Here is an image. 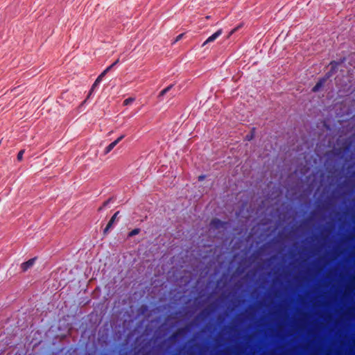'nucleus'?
Segmentation results:
<instances>
[{"label":"nucleus","mask_w":355,"mask_h":355,"mask_svg":"<svg viewBox=\"0 0 355 355\" xmlns=\"http://www.w3.org/2000/svg\"><path fill=\"white\" fill-rule=\"evenodd\" d=\"M340 64V62L331 61L329 63L331 66L330 70L324 75L328 79L331 78L338 70V67Z\"/></svg>","instance_id":"nucleus-1"},{"label":"nucleus","mask_w":355,"mask_h":355,"mask_svg":"<svg viewBox=\"0 0 355 355\" xmlns=\"http://www.w3.org/2000/svg\"><path fill=\"white\" fill-rule=\"evenodd\" d=\"M227 223V222H223L218 218H214L211 220L210 225L212 228L215 230H218L220 228H224L226 226Z\"/></svg>","instance_id":"nucleus-2"},{"label":"nucleus","mask_w":355,"mask_h":355,"mask_svg":"<svg viewBox=\"0 0 355 355\" xmlns=\"http://www.w3.org/2000/svg\"><path fill=\"white\" fill-rule=\"evenodd\" d=\"M106 74V73L103 71L98 76V78L96 79L95 82L94 83V84L92 85V88L91 89L89 90V92L87 95V98L90 97V96L92 95V92L94 91L95 88L96 87H98V85L100 84L102 78L105 76V75Z\"/></svg>","instance_id":"nucleus-3"},{"label":"nucleus","mask_w":355,"mask_h":355,"mask_svg":"<svg viewBox=\"0 0 355 355\" xmlns=\"http://www.w3.org/2000/svg\"><path fill=\"white\" fill-rule=\"evenodd\" d=\"M327 80L328 78L325 76L320 78L319 80L315 84V85L312 88V92H318L324 86V83L327 82Z\"/></svg>","instance_id":"nucleus-4"},{"label":"nucleus","mask_w":355,"mask_h":355,"mask_svg":"<svg viewBox=\"0 0 355 355\" xmlns=\"http://www.w3.org/2000/svg\"><path fill=\"white\" fill-rule=\"evenodd\" d=\"M119 211H116L114 213V214L111 217L110 220H109L108 223L107 224L105 228L103 230V234H106L110 228H112L114 223L115 222L118 215L119 214Z\"/></svg>","instance_id":"nucleus-5"},{"label":"nucleus","mask_w":355,"mask_h":355,"mask_svg":"<svg viewBox=\"0 0 355 355\" xmlns=\"http://www.w3.org/2000/svg\"><path fill=\"white\" fill-rule=\"evenodd\" d=\"M36 260V257L32 258L27 261H25L21 263V268L23 272L27 271L29 268H31L35 263Z\"/></svg>","instance_id":"nucleus-6"},{"label":"nucleus","mask_w":355,"mask_h":355,"mask_svg":"<svg viewBox=\"0 0 355 355\" xmlns=\"http://www.w3.org/2000/svg\"><path fill=\"white\" fill-rule=\"evenodd\" d=\"M124 137V135L120 136L116 140L110 143L105 149V154L109 153Z\"/></svg>","instance_id":"nucleus-7"},{"label":"nucleus","mask_w":355,"mask_h":355,"mask_svg":"<svg viewBox=\"0 0 355 355\" xmlns=\"http://www.w3.org/2000/svg\"><path fill=\"white\" fill-rule=\"evenodd\" d=\"M223 33L222 29L218 30L216 33L209 36L202 44H207L208 43L213 42L218 37H219Z\"/></svg>","instance_id":"nucleus-8"},{"label":"nucleus","mask_w":355,"mask_h":355,"mask_svg":"<svg viewBox=\"0 0 355 355\" xmlns=\"http://www.w3.org/2000/svg\"><path fill=\"white\" fill-rule=\"evenodd\" d=\"M185 329L184 328H181V329H179L176 332L173 333L171 337H170V339L171 340H175L178 338V337L180 335H183L184 333H185Z\"/></svg>","instance_id":"nucleus-9"},{"label":"nucleus","mask_w":355,"mask_h":355,"mask_svg":"<svg viewBox=\"0 0 355 355\" xmlns=\"http://www.w3.org/2000/svg\"><path fill=\"white\" fill-rule=\"evenodd\" d=\"M173 87V85H170L169 86L166 87L165 89H162L159 95H158V98L159 99V101H162V98L166 94L168 93L171 89V88Z\"/></svg>","instance_id":"nucleus-10"},{"label":"nucleus","mask_w":355,"mask_h":355,"mask_svg":"<svg viewBox=\"0 0 355 355\" xmlns=\"http://www.w3.org/2000/svg\"><path fill=\"white\" fill-rule=\"evenodd\" d=\"M243 26V24L241 23L239 24L237 26H236L234 28H233L227 35V38H230L234 33H236L237 31H239L241 28H242Z\"/></svg>","instance_id":"nucleus-11"},{"label":"nucleus","mask_w":355,"mask_h":355,"mask_svg":"<svg viewBox=\"0 0 355 355\" xmlns=\"http://www.w3.org/2000/svg\"><path fill=\"white\" fill-rule=\"evenodd\" d=\"M254 134H255V128H253L251 130L249 134L246 135V136H245V140H247V141H251V140L254 138Z\"/></svg>","instance_id":"nucleus-12"},{"label":"nucleus","mask_w":355,"mask_h":355,"mask_svg":"<svg viewBox=\"0 0 355 355\" xmlns=\"http://www.w3.org/2000/svg\"><path fill=\"white\" fill-rule=\"evenodd\" d=\"M135 98L130 97L123 101V105H128L135 101Z\"/></svg>","instance_id":"nucleus-13"},{"label":"nucleus","mask_w":355,"mask_h":355,"mask_svg":"<svg viewBox=\"0 0 355 355\" xmlns=\"http://www.w3.org/2000/svg\"><path fill=\"white\" fill-rule=\"evenodd\" d=\"M139 232H140V230L139 228H135L129 232L128 236L132 237L133 236H135V235L138 234L139 233Z\"/></svg>","instance_id":"nucleus-14"},{"label":"nucleus","mask_w":355,"mask_h":355,"mask_svg":"<svg viewBox=\"0 0 355 355\" xmlns=\"http://www.w3.org/2000/svg\"><path fill=\"white\" fill-rule=\"evenodd\" d=\"M119 58H118L114 62H113L111 65L108 66L105 70L104 71L107 73L109 71L111 70V69L115 66L117 63H119Z\"/></svg>","instance_id":"nucleus-15"},{"label":"nucleus","mask_w":355,"mask_h":355,"mask_svg":"<svg viewBox=\"0 0 355 355\" xmlns=\"http://www.w3.org/2000/svg\"><path fill=\"white\" fill-rule=\"evenodd\" d=\"M112 200V198H110L109 199H107V200H105L103 205L101 207H100L98 208V211H101L104 207H107L108 205V204Z\"/></svg>","instance_id":"nucleus-16"},{"label":"nucleus","mask_w":355,"mask_h":355,"mask_svg":"<svg viewBox=\"0 0 355 355\" xmlns=\"http://www.w3.org/2000/svg\"><path fill=\"white\" fill-rule=\"evenodd\" d=\"M186 36L185 33H181L176 37V38L172 42V44L179 42L182 38Z\"/></svg>","instance_id":"nucleus-17"},{"label":"nucleus","mask_w":355,"mask_h":355,"mask_svg":"<svg viewBox=\"0 0 355 355\" xmlns=\"http://www.w3.org/2000/svg\"><path fill=\"white\" fill-rule=\"evenodd\" d=\"M25 150H21L18 154H17V159L19 162H21L22 159H23V155H24V153Z\"/></svg>","instance_id":"nucleus-18"},{"label":"nucleus","mask_w":355,"mask_h":355,"mask_svg":"<svg viewBox=\"0 0 355 355\" xmlns=\"http://www.w3.org/2000/svg\"><path fill=\"white\" fill-rule=\"evenodd\" d=\"M204 178H205V176H204V175H200V176L198 177V180H204Z\"/></svg>","instance_id":"nucleus-19"},{"label":"nucleus","mask_w":355,"mask_h":355,"mask_svg":"<svg viewBox=\"0 0 355 355\" xmlns=\"http://www.w3.org/2000/svg\"><path fill=\"white\" fill-rule=\"evenodd\" d=\"M208 313H208V312H206L205 311H202V313H201V314H202V315H208Z\"/></svg>","instance_id":"nucleus-20"}]
</instances>
